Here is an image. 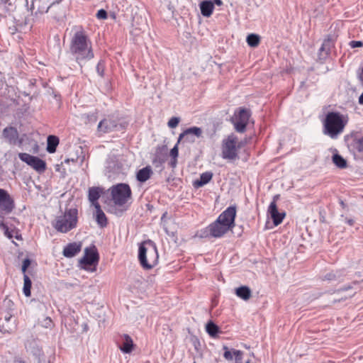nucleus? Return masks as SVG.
Segmentation results:
<instances>
[{
  "mask_svg": "<svg viewBox=\"0 0 363 363\" xmlns=\"http://www.w3.org/2000/svg\"><path fill=\"white\" fill-rule=\"evenodd\" d=\"M331 46H332V41L329 38L324 40L321 47L319 49L320 55H321V53L323 52H325V55H328V53L330 52Z\"/></svg>",
  "mask_w": 363,
  "mask_h": 363,
  "instance_id": "nucleus-33",
  "label": "nucleus"
},
{
  "mask_svg": "<svg viewBox=\"0 0 363 363\" xmlns=\"http://www.w3.org/2000/svg\"><path fill=\"white\" fill-rule=\"evenodd\" d=\"M107 16V12L104 9L99 10L96 13V17L99 19H106Z\"/></svg>",
  "mask_w": 363,
  "mask_h": 363,
  "instance_id": "nucleus-40",
  "label": "nucleus"
},
{
  "mask_svg": "<svg viewBox=\"0 0 363 363\" xmlns=\"http://www.w3.org/2000/svg\"><path fill=\"white\" fill-rule=\"evenodd\" d=\"M350 289H352V286H348L347 287H344V288H342V289H340L337 291V293H340L342 291H347V290H350Z\"/></svg>",
  "mask_w": 363,
  "mask_h": 363,
  "instance_id": "nucleus-48",
  "label": "nucleus"
},
{
  "mask_svg": "<svg viewBox=\"0 0 363 363\" xmlns=\"http://www.w3.org/2000/svg\"><path fill=\"white\" fill-rule=\"evenodd\" d=\"M250 117V112L246 108H240L238 113L235 114V121L233 123L237 132L244 133L245 131Z\"/></svg>",
  "mask_w": 363,
  "mask_h": 363,
  "instance_id": "nucleus-10",
  "label": "nucleus"
},
{
  "mask_svg": "<svg viewBox=\"0 0 363 363\" xmlns=\"http://www.w3.org/2000/svg\"><path fill=\"white\" fill-rule=\"evenodd\" d=\"M268 212L271 216V218L273 220L274 225H276V226L279 225L282 222V220L286 215V213L284 212L279 213L278 211L277 204H274V203H270L269 208H268Z\"/></svg>",
  "mask_w": 363,
  "mask_h": 363,
  "instance_id": "nucleus-17",
  "label": "nucleus"
},
{
  "mask_svg": "<svg viewBox=\"0 0 363 363\" xmlns=\"http://www.w3.org/2000/svg\"><path fill=\"white\" fill-rule=\"evenodd\" d=\"M8 1L9 0H0V7L4 6L6 8V4L8 3Z\"/></svg>",
  "mask_w": 363,
  "mask_h": 363,
  "instance_id": "nucleus-52",
  "label": "nucleus"
},
{
  "mask_svg": "<svg viewBox=\"0 0 363 363\" xmlns=\"http://www.w3.org/2000/svg\"><path fill=\"white\" fill-rule=\"evenodd\" d=\"M233 352L235 357V363H242V352L233 349Z\"/></svg>",
  "mask_w": 363,
  "mask_h": 363,
  "instance_id": "nucleus-36",
  "label": "nucleus"
},
{
  "mask_svg": "<svg viewBox=\"0 0 363 363\" xmlns=\"http://www.w3.org/2000/svg\"><path fill=\"white\" fill-rule=\"evenodd\" d=\"M78 211L76 208H69L65 211L63 215L57 216L52 226L60 233H66L77 227L78 221Z\"/></svg>",
  "mask_w": 363,
  "mask_h": 363,
  "instance_id": "nucleus-4",
  "label": "nucleus"
},
{
  "mask_svg": "<svg viewBox=\"0 0 363 363\" xmlns=\"http://www.w3.org/2000/svg\"><path fill=\"white\" fill-rule=\"evenodd\" d=\"M279 199V194H277L275 196H274L273 197V200L271 203H274V204H277V201Z\"/></svg>",
  "mask_w": 363,
  "mask_h": 363,
  "instance_id": "nucleus-51",
  "label": "nucleus"
},
{
  "mask_svg": "<svg viewBox=\"0 0 363 363\" xmlns=\"http://www.w3.org/2000/svg\"><path fill=\"white\" fill-rule=\"evenodd\" d=\"M27 269H28V267H24L23 266H22L21 270H22V272L23 273V274H26V272Z\"/></svg>",
  "mask_w": 363,
  "mask_h": 363,
  "instance_id": "nucleus-57",
  "label": "nucleus"
},
{
  "mask_svg": "<svg viewBox=\"0 0 363 363\" xmlns=\"http://www.w3.org/2000/svg\"><path fill=\"white\" fill-rule=\"evenodd\" d=\"M246 40L249 46L255 48L259 44L260 38L257 34L251 33L247 35Z\"/></svg>",
  "mask_w": 363,
  "mask_h": 363,
  "instance_id": "nucleus-31",
  "label": "nucleus"
},
{
  "mask_svg": "<svg viewBox=\"0 0 363 363\" xmlns=\"http://www.w3.org/2000/svg\"><path fill=\"white\" fill-rule=\"evenodd\" d=\"M347 124L343 116L339 112H328L323 122V132L332 139H336L340 135Z\"/></svg>",
  "mask_w": 363,
  "mask_h": 363,
  "instance_id": "nucleus-3",
  "label": "nucleus"
},
{
  "mask_svg": "<svg viewBox=\"0 0 363 363\" xmlns=\"http://www.w3.org/2000/svg\"><path fill=\"white\" fill-rule=\"evenodd\" d=\"M212 2L213 3V5L214 4H216L218 6L223 5V1L221 0H213Z\"/></svg>",
  "mask_w": 363,
  "mask_h": 363,
  "instance_id": "nucleus-50",
  "label": "nucleus"
},
{
  "mask_svg": "<svg viewBox=\"0 0 363 363\" xmlns=\"http://www.w3.org/2000/svg\"><path fill=\"white\" fill-rule=\"evenodd\" d=\"M355 294V291H352L351 293H350L347 296H345L344 298L343 297H341L340 300H345L346 299L347 297H352Z\"/></svg>",
  "mask_w": 363,
  "mask_h": 363,
  "instance_id": "nucleus-49",
  "label": "nucleus"
},
{
  "mask_svg": "<svg viewBox=\"0 0 363 363\" xmlns=\"http://www.w3.org/2000/svg\"><path fill=\"white\" fill-rule=\"evenodd\" d=\"M13 320L15 319L12 315H6L3 319H0V323H9V322H12Z\"/></svg>",
  "mask_w": 363,
  "mask_h": 363,
  "instance_id": "nucleus-43",
  "label": "nucleus"
},
{
  "mask_svg": "<svg viewBox=\"0 0 363 363\" xmlns=\"http://www.w3.org/2000/svg\"><path fill=\"white\" fill-rule=\"evenodd\" d=\"M343 276H345V273L342 270L330 272L325 275L324 279L328 281H340Z\"/></svg>",
  "mask_w": 363,
  "mask_h": 363,
  "instance_id": "nucleus-27",
  "label": "nucleus"
},
{
  "mask_svg": "<svg viewBox=\"0 0 363 363\" xmlns=\"http://www.w3.org/2000/svg\"><path fill=\"white\" fill-rule=\"evenodd\" d=\"M346 222L350 225H352L354 224V220L352 219H347Z\"/></svg>",
  "mask_w": 363,
  "mask_h": 363,
  "instance_id": "nucleus-56",
  "label": "nucleus"
},
{
  "mask_svg": "<svg viewBox=\"0 0 363 363\" xmlns=\"http://www.w3.org/2000/svg\"><path fill=\"white\" fill-rule=\"evenodd\" d=\"M206 332L211 337H216L219 333V328L212 321H209L206 325Z\"/></svg>",
  "mask_w": 363,
  "mask_h": 363,
  "instance_id": "nucleus-29",
  "label": "nucleus"
},
{
  "mask_svg": "<svg viewBox=\"0 0 363 363\" xmlns=\"http://www.w3.org/2000/svg\"><path fill=\"white\" fill-rule=\"evenodd\" d=\"M59 144V138L55 135H49L47 138L46 150L49 153H54Z\"/></svg>",
  "mask_w": 363,
  "mask_h": 363,
  "instance_id": "nucleus-25",
  "label": "nucleus"
},
{
  "mask_svg": "<svg viewBox=\"0 0 363 363\" xmlns=\"http://www.w3.org/2000/svg\"><path fill=\"white\" fill-rule=\"evenodd\" d=\"M350 45L352 48H360V47L363 46V42L352 40V41H350Z\"/></svg>",
  "mask_w": 363,
  "mask_h": 363,
  "instance_id": "nucleus-42",
  "label": "nucleus"
},
{
  "mask_svg": "<svg viewBox=\"0 0 363 363\" xmlns=\"http://www.w3.org/2000/svg\"><path fill=\"white\" fill-rule=\"evenodd\" d=\"M77 160H78V158H71V159L67 158V159L65 160L64 163L69 164L70 162L74 163V162H77Z\"/></svg>",
  "mask_w": 363,
  "mask_h": 363,
  "instance_id": "nucleus-47",
  "label": "nucleus"
},
{
  "mask_svg": "<svg viewBox=\"0 0 363 363\" xmlns=\"http://www.w3.org/2000/svg\"><path fill=\"white\" fill-rule=\"evenodd\" d=\"M340 205H341L342 207H345V203H344L342 201H340Z\"/></svg>",
  "mask_w": 363,
  "mask_h": 363,
  "instance_id": "nucleus-58",
  "label": "nucleus"
},
{
  "mask_svg": "<svg viewBox=\"0 0 363 363\" xmlns=\"http://www.w3.org/2000/svg\"><path fill=\"white\" fill-rule=\"evenodd\" d=\"M81 250V245L77 242H72L65 247L63 255L66 257H72Z\"/></svg>",
  "mask_w": 363,
  "mask_h": 363,
  "instance_id": "nucleus-19",
  "label": "nucleus"
},
{
  "mask_svg": "<svg viewBox=\"0 0 363 363\" xmlns=\"http://www.w3.org/2000/svg\"><path fill=\"white\" fill-rule=\"evenodd\" d=\"M238 138L232 134L223 141L222 157L228 160H235L238 157L237 145Z\"/></svg>",
  "mask_w": 363,
  "mask_h": 363,
  "instance_id": "nucleus-8",
  "label": "nucleus"
},
{
  "mask_svg": "<svg viewBox=\"0 0 363 363\" xmlns=\"http://www.w3.org/2000/svg\"><path fill=\"white\" fill-rule=\"evenodd\" d=\"M201 14L205 17H210L214 9L213 3L211 0H205L199 4Z\"/></svg>",
  "mask_w": 363,
  "mask_h": 363,
  "instance_id": "nucleus-21",
  "label": "nucleus"
},
{
  "mask_svg": "<svg viewBox=\"0 0 363 363\" xmlns=\"http://www.w3.org/2000/svg\"><path fill=\"white\" fill-rule=\"evenodd\" d=\"M99 259V255L96 247L93 245L91 247H86L84 250V256L80 260V263L84 265H96Z\"/></svg>",
  "mask_w": 363,
  "mask_h": 363,
  "instance_id": "nucleus-14",
  "label": "nucleus"
},
{
  "mask_svg": "<svg viewBox=\"0 0 363 363\" xmlns=\"http://www.w3.org/2000/svg\"><path fill=\"white\" fill-rule=\"evenodd\" d=\"M203 130L199 127H191L184 130L178 138L177 143H179L182 139L186 143H194L195 138H199L202 136Z\"/></svg>",
  "mask_w": 363,
  "mask_h": 363,
  "instance_id": "nucleus-13",
  "label": "nucleus"
},
{
  "mask_svg": "<svg viewBox=\"0 0 363 363\" xmlns=\"http://www.w3.org/2000/svg\"><path fill=\"white\" fill-rule=\"evenodd\" d=\"M179 121H180L179 118L172 117L169 119L167 124L169 128H174L178 125Z\"/></svg>",
  "mask_w": 363,
  "mask_h": 363,
  "instance_id": "nucleus-38",
  "label": "nucleus"
},
{
  "mask_svg": "<svg viewBox=\"0 0 363 363\" xmlns=\"http://www.w3.org/2000/svg\"><path fill=\"white\" fill-rule=\"evenodd\" d=\"M333 162L340 169L346 168L347 166L346 160L338 153H335L333 155Z\"/></svg>",
  "mask_w": 363,
  "mask_h": 363,
  "instance_id": "nucleus-28",
  "label": "nucleus"
},
{
  "mask_svg": "<svg viewBox=\"0 0 363 363\" xmlns=\"http://www.w3.org/2000/svg\"><path fill=\"white\" fill-rule=\"evenodd\" d=\"M23 294L26 297L30 296V289L32 282L30 279L28 277L27 274L23 275Z\"/></svg>",
  "mask_w": 363,
  "mask_h": 363,
  "instance_id": "nucleus-30",
  "label": "nucleus"
},
{
  "mask_svg": "<svg viewBox=\"0 0 363 363\" xmlns=\"http://www.w3.org/2000/svg\"><path fill=\"white\" fill-rule=\"evenodd\" d=\"M164 162V160L158 156V155H156L154 159L152 160V164L156 167H162V164Z\"/></svg>",
  "mask_w": 363,
  "mask_h": 363,
  "instance_id": "nucleus-39",
  "label": "nucleus"
},
{
  "mask_svg": "<svg viewBox=\"0 0 363 363\" xmlns=\"http://www.w3.org/2000/svg\"><path fill=\"white\" fill-rule=\"evenodd\" d=\"M223 350H224L223 357L228 361H232L233 359V351L229 350L226 345H223Z\"/></svg>",
  "mask_w": 363,
  "mask_h": 363,
  "instance_id": "nucleus-35",
  "label": "nucleus"
},
{
  "mask_svg": "<svg viewBox=\"0 0 363 363\" xmlns=\"http://www.w3.org/2000/svg\"><path fill=\"white\" fill-rule=\"evenodd\" d=\"M15 329V320H13L12 322H9V323H4V322L2 323H0V331L6 333H10L13 332V330Z\"/></svg>",
  "mask_w": 363,
  "mask_h": 363,
  "instance_id": "nucleus-32",
  "label": "nucleus"
},
{
  "mask_svg": "<svg viewBox=\"0 0 363 363\" xmlns=\"http://www.w3.org/2000/svg\"><path fill=\"white\" fill-rule=\"evenodd\" d=\"M245 363H251V362L250 359H248L247 361L245 362Z\"/></svg>",
  "mask_w": 363,
  "mask_h": 363,
  "instance_id": "nucleus-59",
  "label": "nucleus"
},
{
  "mask_svg": "<svg viewBox=\"0 0 363 363\" xmlns=\"http://www.w3.org/2000/svg\"><path fill=\"white\" fill-rule=\"evenodd\" d=\"M111 195L113 203L122 206L131 198L132 191L128 184L120 183L111 188Z\"/></svg>",
  "mask_w": 363,
  "mask_h": 363,
  "instance_id": "nucleus-6",
  "label": "nucleus"
},
{
  "mask_svg": "<svg viewBox=\"0 0 363 363\" xmlns=\"http://www.w3.org/2000/svg\"><path fill=\"white\" fill-rule=\"evenodd\" d=\"M30 352L31 354L35 357L39 361L40 360L41 357L43 356V352L42 350V348L40 347L36 344H34L32 347H30Z\"/></svg>",
  "mask_w": 363,
  "mask_h": 363,
  "instance_id": "nucleus-34",
  "label": "nucleus"
},
{
  "mask_svg": "<svg viewBox=\"0 0 363 363\" xmlns=\"http://www.w3.org/2000/svg\"><path fill=\"white\" fill-rule=\"evenodd\" d=\"M170 164H171V166H172V167H176V164H177V159H173V160L171 162Z\"/></svg>",
  "mask_w": 363,
  "mask_h": 363,
  "instance_id": "nucleus-54",
  "label": "nucleus"
},
{
  "mask_svg": "<svg viewBox=\"0 0 363 363\" xmlns=\"http://www.w3.org/2000/svg\"><path fill=\"white\" fill-rule=\"evenodd\" d=\"M2 135L10 145H16L18 139V132L17 129L13 126L5 128L3 130Z\"/></svg>",
  "mask_w": 363,
  "mask_h": 363,
  "instance_id": "nucleus-16",
  "label": "nucleus"
},
{
  "mask_svg": "<svg viewBox=\"0 0 363 363\" xmlns=\"http://www.w3.org/2000/svg\"><path fill=\"white\" fill-rule=\"evenodd\" d=\"M69 50L81 67L94 57L91 42L82 28L76 31L72 36Z\"/></svg>",
  "mask_w": 363,
  "mask_h": 363,
  "instance_id": "nucleus-2",
  "label": "nucleus"
},
{
  "mask_svg": "<svg viewBox=\"0 0 363 363\" xmlns=\"http://www.w3.org/2000/svg\"><path fill=\"white\" fill-rule=\"evenodd\" d=\"M235 294L244 301H247L251 297L252 291L248 286H242L235 289Z\"/></svg>",
  "mask_w": 363,
  "mask_h": 363,
  "instance_id": "nucleus-24",
  "label": "nucleus"
},
{
  "mask_svg": "<svg viewBox=\"0 0 363 363\" xmlns=\"http://www.w3.org/2000/svg\"><path fill=\"white\" fill-rule=\"evenodd\" d=\"M359 104H363V93L359 97Z\"/></svg>",
  "mask_w": 363,
  "mask_h": 363,
  "instance_id": "nucleus-55",
  "label": "nucleus"
},
{
  "mask_svg": "<svg viewBox=\"0 0 363 363\" xmlns=\"http://www.w3.org/2000/svg\"><path fill=\"white\" fill-rule=\"evenodd\" d=\"M105 65L104 61L101 60L96 65V72L99 76L103 77L104 73Z\"/></svg>",
  "mask_w": 363,
  "mask_h": 363,
  "instance_id": "nucleus-37",
  "label": "nucleus"
},
{
  "mask_svg": "<svg viewBox=\"0 0 363 363\" xmlns=\"http://www.w3.org/2000/svg\"><path fill=\"white\" fill-rule=\"evenodd\" d=\"M124 341L123 344L120 346V350L125 354H129L132 352L133 349V342L132 338L127 334L123 335Z\"/></svg>",
  "mask_w": 363,
  "mask_h": 363,
  "instance_id": "nucleus-23",
  "label": "nucleus"
},
{
  "mask_svg": "<svg viewBox=\"0 0 363 363\" xmlns=\"http://www.w3.org/2000/svg\"><path fill=\"white\" fill-rule=\"evenodd\" d=\"M179 150L177 147V144L170 150V155L173 159H177L178 157Z\"/></svg>",
  "mask_w": 363,
  "mask_h": 363,
  "instance_id": "nucleus-41",
  "label": "nucleus"
},
{
  "mask_svg": "<svg viewBox=\"0 0 363 363\" xmlns=\"http://www.w3.org/2000/svg\"><path fill=\"white\" fill-rule=\"evenodd\" d=\"M13 363H26L21 357H16L13 359Z\"/></svg>",
  "mask_w": 363,
  "mask_h": 363,
  "instance_id": "nucleus-46",
  "label": "nucleus"
},
{
  "mask_svg": "<svg viewBox=\"0 0 363 363\" xmlns=\"http://www.w3.org/2000/svg\"><path fill=\"white\" fill-rule=\"evenodd\" d=\"M138 259L141 266L144 269H152L156 264L158 259V254L155 245H152L149 250L144 244L139 247Z\"/></svg>",
  "mask_w": 363,
  "mask_h": 363,
  "instance_id": "nucleus-5",
  "label": "nucleus"
},
{
  "mask_svg": "<svg viewBox=\"0 0 363 363\" xmlns=\"http://www.w3.org/2000/svg\"><path fill=\"white\" fill-rule=\"evenodd\" d=\"M347 147L354 155L363 154V134L360 132H352L346 137Z\"/></svg>",
  "mask_w": 363,
  "mask_h": 363,
  "instance_id": "nucleus-7",
  "label": "nucleus"
},
{
  "mask_svg": "<svg viewBox=\"0 0 363 363\" xmlns=\"http://www.w3.org/2000/svg\"><path fill=\"white\" fill-rule=\"evenodd\" d=\"M89 200L93 203V205L94 206V204L96 203H98L97 202V200L99 199L100 197V191H99V188L98 187H91V188H89Z\"/></svg>",
  "mask_w": 363,
  "mask_h": 363,
  "instance_id": "nucleus-26",
  "label": "nucleus"
},
{
  "mask_svg": "<svg viewBox=\"0 0 363 363\" xmlns=\"http://www.w3.org/2000/svg\"><path fill=\"white\" fill-rule=\"evenodd\" d=\"M152 173L151 167L146 166L138 171L136 173V179L141 183L145 182L151 177Z\"/></svg>",
  "mask_w": 363,
  "mask_h": 363,
  "instance_id": "nucleus-20",
  "label": "nucleus"
},
{
  "mask_svg": "<svg viewBox=\"0 0 363 363\" xmlns=\"http://www.w3.org/2000/svg\"><path fill=\"white\" fill-rule=\"evenodd\" d=\"M121 128L122 125L118 123V120L111 117L101 120L97 127L98 131L101 133H108Z\"/></svg>",
  "mask_w": 363,
  "mask_h": 363,
  "instance_id": "nucleus-12",
  "label": "nucleus"
},
{
  "mask_svg": "<svg viewBox=\"0 0 363 363\" xmlns=\"http://www.w3.org/2000/svg\"><path fill=\"white\" fill-rule=\"evenodd\" d=\"M237 208L235 206L228 207L217 219L211 223L203 232L201 237L211 236L220 238L235 226V218Z\"/></svg>",
  "mask_w": 363,
  "mask_h": 363,
  "instance_id": "nucleus-1",
  "label": "nucleus"
},
{
  "mask_svg": "<svg viewBox=\"0 0 363 363\" xmlns=\"http://www.w3.org/2000/svg\"><path fill=\"white\" fill-rule=\"evenodd\" d=\"M30 264V260L28 258H26L23 260L22 266L24 267H28Z\"/></svg>",
  "mask_w": 363,
  "mask_h": 363,
  "instance_id": "nucleus-45",
  "label": "nucleus"
},
{
  "mask_svg": "<svg viewBox=\"0 0 363 363\" xmlns=\"http://www.w3.org/2000/svg\"><path fill=\"white\" fill-rule=\"evenodd\" d=\"M64 285H65V286L66 288L73 287V286H74V284L67 283V282H66V283H65V284H64Z\"/></svg>",
  "mask_w": 363,
  "mask_h": 363,
  "instance_id": "nucleus-53",
  "label": "nucleus"
},
{
  "mask_svg": "<svg viewBox=\"0 0 363 363\" xmlns=\"http://www.w3.org/2000/svg\"><path fill=\"white\" fill-rule=\"evenodd\" d=\"M55 6V3L48 6L45 0H33L30 9L32 13L37 15L38 13H44L48 12L51 7Z\"/></svg>",
  "mask_w": 363,
  "mask_h": 363,
  "instance_id": "nucleus-15",
  "label": "nucleus"
},
{
  "mask_svg": "<svg viewBox=\"0 0 363 363\" xmlns=\"http://www.w3.org/2000/svg\"><path fill=\"white\" fill-rule=\"evenodd\" d=\"M94 207L96 208V213L94 216L97 224L101 228L106 227L108 225V220L99 203H96L94 204Z\"/></svg>",
  "mask_w": 363,
  "mask_h": 363,
  "instance_id": "nucleus-18",
  "label": "nucleus"
},
{
  "mask_svg": "<svg viewBox=\"0 0 363 363\" xmlns=\"http://www.w3.org/2000/svg\"><path fill=\"white\" fill-rule=\"evenodd\" d=\"M0 228H3L5 230V234L9 238H12V235L10 234V233H9L8 231V228L6 226V225H5L3 222H1L0 223Z\"/></svg>",
  "mask_w": 363,
  "mask_h": 363,
  "instance_id": "nucleus-44",
  "label": "nucleus"
},
{
  "mask_svg": "<svg viewBox=\"0 0 363 363\" xmlns=\"http://www.w3.org/2000/svg\"><path fill=\"white\" fill-rule=\"evenodd\" d=\"M211 172H205L200 175V179L194 182V186L196 188L201 187L208 184L213 177Z\"/></svg>",
  "mask_w": 363,
  "mask_h": 363,
  "instance_id": "nucleus-22",
  "label": "nucleus"
},
{
  "mask_svg": "<svg viewBox=\"0 0 363 363\" xmlns=\"http://www.w3.org/2000/svg\"><path fill=\"white\" fill-rule=\"evenodd\" d=\"M15 208V202L9 192L0 189V211L6 214H9Z\"/></svg>",
  "mask_w": 363,
  "mask_h": 363,
  "instance_id": "nucleus-11",
  "label": "nucleus"
},
{
  "mask_svg": "<svg viewBox=\"0 0 363 363\" xmlns=\"http://www.w3.org/2000/svg\"><path fill=\"white\" fill-rule=\"evenodd\" d=\"M18 157L21 161L26 162L39 173H43L46 169L45 162L36 156L26 152H21L18 154Z\"/></svg>",
  "mask_w": 363,
  "mask_h": 363,
  "instance_id": "nucleus-9",
  "label": "nucleus"
}]
</instances>
